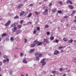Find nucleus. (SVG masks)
Returning <instances> with one entry per match:
<instances>
[{"label": "nucleus", "instance_id": "aec40b11", "mask_svg": "<svg viewBox=\"0 0 76 76\" xmlns=\"http://www.w3.org/2000/svg\"><path fill=\"white\" fill-rule=\"evenodd\" d=\"M23 6V4H20L18 6V8H19V9H20V7H22Z\"/></svg>", "mask_w": 76, "mask_h": 76}, {"label": "nucleus", "instance_id": "ea45409f", "mask_svg": "<svg viewBox=\"0 0 76 76\" xmlns=\"http://www.w3.org/2000/svg\"><path fill=\"white\" fill-rule=\"evenodd\" d=\"M11 26V27H14V26H15V25L14 24H12Z\"/></svg>", "mask_w": 76, "mask_h": 76}, {"label": "nucleus", "instance_id": "13d9d810", "mask_svg": "<svg viewBox=\"0 0 76 76\" xmlns=\"http://www.w3.org/2000/svg\"><path fill=\"white\" fill-rule=\"evenodd\" d=\"M7 61L8 62H9V58H7Z\"/></svg>", "mask_w": 76, "mask_h": 76}, {"label": "nucleus", "instance_id": "1a4fd4ad", "mask_svg": "<svg viewBox=\"0 0 76 76\" xmlns=\"http://www.w3.org/2000/svg\"><path fill=\"white\" fill-rule=\"evenodd\" d=\"M24 13H25V12L24 11L21 12L20 14V16H22L23 15H24Z\"/></svg>", "mask_w": 76, "mask_h": 76}, {"label": "nucleus", "instance_id": "680f3d73", "mask_svg": "<svg viewBox=\"0 0 76 76\" xmlns=\"http://www.w3.org/2000/svg\"><path fill=\"white\" fill-rule=\"evenodd\" d=\"M53 42H56V40L53 41Z\"/></svg>", "mask_w": 76, "mask_h": 76}, {"label": "nucleus", "instance_id": "f8f14e48", "mask_svg": "<svg viewBox=\"0 0 76 76\" xmlns=\"http://www.w3.org/2000/svg\"><path fill=\"white\" fill-rule=\"evenodd\" d=\"M68 7L71 9H73V6L72 5H69L68 6Z\"/></svg>", "mask_w": 76, "mask_h": 76}, {"label": "nucleus", "instance_id": "c9c22d12", "mask_svg": "<svg viewBox=\"0 0 76 76\" xmlns=\"http://www.w3.org/2000/svg\"><path fill=\"white\" fill-rule=\"evenodd\" d=\"M42 56V54H39V57H41V56Z\"/></svg>", "mask_w": 76, "mask_h": 76}, {"label": "nucleus", "instance_id": "58836bf2", "mask_svg": "<svg viewBox=\"0 0 76 76\" xmlns=\"http://www.w3.org/2000/svg\"><path fill=\"white\" fill-rule=\"evenodd\" d=\"M61 13V11L58 10V13Z\"/></svg>", "mask_w": 76, "mask_h": 76}, {"label": "nucleus", "instance_id": "7ed1b4c3", "mask_svg": "<svg viewBox=\"0 0 76 76\" xmlns=\"http://www.w3.org/2000/svg\"><path fill=\"white\" fill-rule=\"evenodd\" d=\"M48 10H45V11L43 12V14H44L45 15H47L48 14Z\"/></svg>", "mask_w": 76, "mask_h": 76}, {"label": "nucleus", "instance_id": "a211bd4d", "mask_svg": "<svg viewBox=\"0 0 76 76\" xmlns=\"http://www.w3.org/2000/svg\"><path fill=\"white\" fill-rule=\"evenodd\" d=\"M38 43V42L37 40H36L35 41H34V44H37Z\"/></svg>", "mask_w": 76, "mask_h": 76}, {"label": "nucleus", "instance_id": "4c0bfd02", "mask_svg": "<svg viewBox=\"0 0 76 76\" xmlns=\"http://www.w3.org/2000/svg\"><path fill=\"white\" fill-rule=\"evenodd\" d=\"M46 34L47 35H50V32H47Z\"/></svg>", "mask_w": 76, "mask_h": 76}, {"label": "nucleus", "instance_id": "37998d69", "mask_svg": "<svg viewBox=\"0 0 76 76\" xmlns=\"http://www.w3.org/2000/svg\"><path fill=\"white\" fill-rule=\"evenodd\" d=\"M63 48V46L59 47V49H62V48Z\"/></svg>", "mask_w": 76, "mask_h": 76}, {"label": "nucleus", "instance_id": "5701e85b", "mask_svg": "<svg viewBox=\"0 0 76 76\" xmlns=\"http://www.w3.org/2000/svg\"><path fill=\"white\" fill-rule=\"evenodd\" d=\"M19 18V16L18 15H17L14 17V19H17Z\"/></svg>", "mask_w": 76, "mask_h": 76}, {"label": "nucleus", "instance_id": "9b49d317", "mask_svg": "<svg viewBox=\"0 0 76 76\" xmlns=\"http://www.w3.org/2000/svg\"><path fill=\"white\" fill-rule=\"evenodd\" d=\"M52 12H53V13H55L57 11V9L56 8L53 9L52 10Z\"/></svg>", "mask_w": 76, "mask_h": 76}, {"label": "nucleus", "instance_id": "f03ea898", "mask_svg": "<svg viewBox=\"0 0 76 76\" xmlns=\"http://www.w3.org/2000/svg\"><path fill=\"white\" fill-rule=\"evenodd\" d=\"M17 31V28L16 27H15L13 28L12 29V33L15 32Z\"/></svg>", "mask_w": 76, "mask_h": 76}, {"label": "nucleus", "instance_id": "4be33fe9", "mask_svg": "<svg viewBox=\"0 0 76 76\" xmlns=\"http://www.w3.org/2000/svg\"><path fill=\"white\" fill-rule=\"evenodd\" d=\"M68 42L69 43H72V42H73V39H71L68 40Z\"/></svg>", "mask_w": 76, "mask_h": 76}, {"label": "nucleus", "instance_id": "5fc2aeb1", "mask_svg": "<svg viewBox=\"0 0 76 76\" xmlns=\"http://www.w3.org/2000/svg\"><path fill=\"white\" fill-rule=\"evenodd\" d=\"M51 5H52V3H50L49 4V5L50 6H51Z\"/></svg>", "mask_w": 76, "mask_h": 76}, {"label": "nucleus", "instance_id": "cd10ccee", "mask_svg": "<svg viewBox=\"0 0 76 76\" xmlns=\"http://www.w3.org/2000/svg\"><path fill=\"white\" fill-rule=\"evenodd\" d=\"M39 56H36V59L37 60V61H38V60H39Z\"/></svg>", "mask_w": 76, "mask_h": 76}, {"label": "nucleus", "instance_id": "20e7f679", "mask_svg": "<svg viewBox=\"0 0 76 76\" xmlns=\"http://www.w3.org/2000/svg\"><path fill=\"white\" fill-rule=\"evenodd\" d=\"M10 23H11V21H10V20H9L8 22L5 24V26H8V25H9L10 24Z\"/></svg>", "mask_w": 76, "mask_h": 76}, {"label": "nucleus", "instance_id": "4468645a", "mask_svg": "<svg viewBox=\"0 0 76 76\" xmlns=\"http://www.w3.org/2000/svg\"><path fill=\"white\" fill-rule=\"evenodd\" d=\"M39 53H38V52H36L35 53V56H36V57L38 56H39Z\"/></svg>", "mask_w": 76, "mask_h": 76}, {"label": "nucleus", "instance_id": "338daca9", "mask_svg": "<svg viewBox=\"0 0 76 76\" xmlns=\"http://www.w3.org/2000/svg\"><path fill=\"white\" fill-rule=\"evenodd\" d=\"M63 76H66V74H64V75H63Z\"/></svg>", "mask_w": 76, "mask_h": 76}, {"label": "nucleus", "instance_id": "c756f323", "mask_svg": "<svg viewBox=\"0 0 76 76\" xmlns=\"http://www.w3.org/2000/svg\"><path fill=\"white\" fill-rule=\"evenodd\" d=\"M69 17L67 16H65L64 17V19H66V18H68Z\"/></svg>", "mask_w": 76, "mask_h": 76}, {"label": "nucleus", "instance_id": "6e6d98bb", "mask_svg": "<svg viewBox=\"0 0 76 76\" xmlns=\"http://www.w3.org/2000/svg\"><path fill=\"white\" fill-rule=\"evenodd\" d=\"M1 65H2V62H0V66H1Z\"/></svg>", "mask_w": 76, "mask_h": 76}, {"label": "nucleus", "instance_id": "a878e982", "mask_svg": "<svg viewBox=\"0 0 76 76\" xmlns=\"http://www.w3.org/2000/svg\"><path fill=\"white\" fill-rule=\"evenodd\" d=\"M37 31H39L40 30V27H37Z\"/></svg>", "mask_w": 76, "mask_h": 76}, {"label": "nucleus", "instance_id": "39448f33", "mask_svg": "<svg viewBox=\"0 0 76 76\" xmlns=\"http://www.w3.org/2000/svg\"><path fill=\"white\" fill-rule=\"evenodd\" d=\"M44 42H46L47 44H48L49 43V41L47 39H44Z\"/></svg>", "mask_w": 76, "mask_h": 76}, {"label": "nucleus", "instance_id": "a19ab883", "mask_svg": "<svg viewBox=\"0 0 76 76\" xmlns=\"http://www.w3.org/2000/svg\"><path fill=\"white\" fill-rule=\"evenodd\" d=\"M36 32H37V31L34 30L33 31V34H35Z\"/></svg>", "mask_w": 76, "mask_h": 76}, {"label": "nucleus", "instance_id": "09e8293b", "mask_svg": "<svg viewBox=\"0 0 76 76\" xmlns=\"http://www.w3.org/2000/svg\"><path fill=\"white\" fill-rule=\"evenodd\" d=\"M69 3L70 4H72V1H70V2H69Z\"/></svg>", "mask_w": 76, "mask_h": 76}, {"label": "nucleus", "instance_id": "f257e3e1", "mask_svg": "<svg viewBox=\"0 0 76 76\" xmlns=\"http://www.w3.org/2000/svg\"><path fill=\"white\" fill-rule=\"evenodd\" d=\"M46 60V59L44 58L42 59L40 63H41L42 66H44L45 64H46V62L45 61Z\"/></svg>", "mask_w": 76, "mask_h": 76}, {"label": "nucleus", "instance_id": "412c9836", "mask_svg": "<svg viewBox=\"0 0 76 76\" xmlns=\"http://www.w3.org/2000/svg\"><path fill=\"white\" fill-rule=\"evenodd\" d=\"M32 14L31 13H29V15L27 16L28 18H30L32 16Z\"/></svg>", "mask_w": 76, "mask_h": 76}, {"label": "nucleus", "instance_id": "e2e57ef3", "mask_svg": "<svg viewBox=\"0 0 76 76\" xmlns=\"http://www.w3.org/2000/svg\"><path fill=\"white\" fill-rule=\"evenodd\" d=\"M71 16H73V14H72L71 15Z\"/></svg>", "mask_w": 76, "mask_h": 76}, {"label": "nucleus", "instance_id": "4d7b16f0", "mask_svg": "<svg viewBox=\"0 0 76 76\" xmlns=\"http://www.w3.org/2000/svg\"><path fill=\"white\" fill-rule=\"evenodd\" d=\"M25 41H24L25 42H26V41H27V40H26V39L25 38Z\"/></svg>", "mask_w": 76, "mask_h": 76}, {"label": "nucleus", "instance_id": "69168bd1", "mask_svg": "<svg viewBox=\"0 0 76 76\" xmlns=\"http://www.w3.org/2000/svg\"><path fill=\"white\" fill-rule=\"evenodd\" d=\"M1 41V38H0V41Z\"/></svg>", "mask_w": 76, "mask_h": 76}, {"label": "nucleus", "instance_id": "2f4dec72", "mask_svg": "<svg viewBox=\"0 0 76 76\" xmlns=\"http://www.w3.org/2000/svg\"><path fill=\"white\" fill-rule=\"evenodd\" d=\"M48 27H49V26H48V25H46L45 26V28H48Z\"/></svg>", "mask_w": 76, "mask_h": 76}, {"label": "nucleus", "instance_id": "ddd939ff", "mask_svg": "<svg viewBox=\"0 0 76 76\" xmlns=\"http://www.w3.org/2000/svg\"><path fill=\"white\" fill-rule=\"evenodd\" d=\"M34 51H35V49H31L30 51L29 52L30 53H33Z\"/></svg>", "mask_w": 76, "mask_h": 76}, {"label": "nucleus", "instance_id": "052dcab7", "mask_svg": "<svg viewBox=\"0 0 76 76\" xmlns=\"http://www.w3.org/2000/svg\"><path fill=\"white\" fill-rule=\"evenodd\" d=\"M74 42L75 43H76V40H74Z\"/></svg>", "mask_w": 76, "mask_h": 76}, {"label": "nucleus", "instance_id": "7c9ffc66", "mask_svg": "<svg viewBox=\"0 0 76 76\" xmlns=\"http://www.w3.org/2000/svg\"><path fill=\"white\" fill-rule=\"evenodd\" d=\"M14 26H16V25H18V23H14Z\"/></svg>", "mask_w": 76, "mask_h": 76}, {"label": "nucleus", "instance_id": "bb28decb", "mask_svg": "<svg viewBox=\"0 0 76 76\" xmlns=\"http://www.w3.org/2000/svg\"><path fill=\"white\" fill-rule=\"evenodd\" d=\"M18 28H21L22 27V25H18Z\"/></svg>", "mask_w": 76, "mask_h": 76}, {"label": "nucleus", "instance_id": "49530a36", "mask_svg": "<svg viewBox=\"0 0 76 76\" xmlns=\"http://www.w3.org/2000/svg\"><path fill=\"white\" fill-rule=\"evenodd\" d=\"M76 13V11H72V13L73 14H74Z\"/></svg>", "mask_w": 76, "mask_h": 76}, {"label": "nucleus", "instance_id": "a18cd8bd", "mask_svg": "<svg viewBox=\"0 0 76 76\" xmlns=\"http://www.w3.org/2000/svg\"><path fill=\"white\" fill-rule=\"evenodd\" d=\"M56 43H58V40H56Z\"/></svg>", "mask_w": 76, "mask_h": 76}, {"label": "nucleus", "instance_id": "8fccbe9b", "mask_svg": "<svg viewBox=\"0 0 76 76\" xmlns=\"http://www.w3.org/2000/svg\"><path fill=\"white\" fill-rule=\"evenodd\" d=\"M4 57L5 58H7V56L6 55H5V56H4Z\"/></svg>", "mask_w": 76, "mask_h": 76}, {"label": "nucleus", "instance_id": "0e129e2a", "mask_svg": "<svg viewBox=\"0 0 76 76\" xmlns=\"http://www.w3.org/2000/svg\"><path fill=\"white\" fill-rule=\"evenodd\" d=\"M39 4H41V2H39Z\"/></svg>", "mask_w": 76, "mask_h": 76}, {"label": "nucleus", "instance_id": "393cba45", "mask_svg": "<svg viewBox=\"0 0 76 76\" xmlns=\"http://www.w3.org/2000/svg\"><path fill=\"white\" fill-rule=\"evenodd\" d=\"M58 3H59L61 5H62L63 4V2L61 1H59L58 2Z\"/></svg>", "mask_w": 76, "mask_h": 76}, {"label": "nucleus", "instance_id": "72a5a7b5", "mask_svg": "<svg viewBox=\"0 0 76 76\" xmlns=\"http://www.w3.org/2000/svg\"><path fill=\"white\" fill-rule=\"evenodd\" d=\"M14 39L13 38V37H11L10 38V39H11V41H13Z\"/></svg>", "mask_w": 76, "mask_h": 76}, {"label": "nucleus", "instance_id": "c85d7f7f", "mask_svg": "<svg viewBox=\"0 0 76 76\" xmlns=\"http://www.w3.org/2000/svg\"><path fill=\"white\" fill-rule=\"evenodd\" d=\"M62 70H63V68H59V71L60 72L62 71Z\"/></svg>", "mask_w": 76, "mask_h": 76}, {"label": "nucleus", "instance_id": "423d86ee", "mask_svg": "<svg viewBox=\"0 0 76 76\" xmlns=\"http://www.w3.org/2000/svg\"><path fill=\"white\" fill-rule=\"evenodd\" d=\"M59 53V51L58 50H56L54 52V54L55 55H58Z\"/></svg>", "mask_w": 76, "mask_h": 76}, {"label": "nucleus", "instance_id": "e433bc0d", "mask_svg": "<svg viewBox=\"0 0 76 76\" xmlns=\"http://www.w3.org/2000/svg\"><path fill=\"white\" fill-rule=\"evenodd\" d=\"M23 20H21L20 21V23H21V24H22V23H23Z\"/></svg>", "mask_w": 76, "mask_h": 76}, {"label": "nucleus", "instance_id": "f704fd0d", "mask_svg": "<svg viewBox=\"0 0 76 76\" xmlns=\"http://www.w3.org/2000/svg\"><path fill=\"white\" fill-rule=\"evenodd\" d=\"M7 60H6V59H4V60H3V63H6V62Z\"/></svg>", "mask_w": 76, "mask_h": 76}, {"label": "nucleus", "instance_id": "473e14b6", "mask_svg": "<svg viewBox=\"0 0 76 76\" xmlns=\"http://www.w3.org/2000/svg\"><path fill=\"white\" fill-rule=\"evenodd\" d=\"M52 73H53V74H55L56 73V71H53L52 72Z\"/></svg>", "mask_w": 76, "mask_h": 76}, {"label": "nucleus", "instance_id": "b1692460", "mask_svg": "<svg viewBox=\"0 0 76 76\" xmlns=\"http://www.w3.org/2000/svg\"><path fill=\"white\" fill-rule=\"evenodd\" d=\"M63 40L64 41H67V39L66 38H63Z\"/></svg>", "mask_w": 76, "mask_h": 76}, {"label": "nucleus", "instance_id": "c03bdc74", "mask_svg": "<svg viewBox=\"0 0 76 76\" xmlns=\"http://www.w3.org/2000/svg\"><path fill=\"white\" fill-rule=\"evenodd\" d=\"M33 5H34L33 4H30L29 5V6H30L31 7H32V6H33Z\"/></svg>", "mask_w": 76, "mask_h": 76}, {"label": "nucleus", "instance_id": "9d476101", "mask_svg": "<svg viewBox=\"0 0 76 76\" xmlns=\"http://www.w3.org/2000/svg\"><path fill=\"white\" fill-rule=\"evenodd\" d=\"M42 44V42H39L37 44V45L38 46H39L41 45Z\"/></svg>", "mask_w": 76, "mask_h": 76}, {"label": "nucleus", "instance_id": "bf43d9fd", "mask_svg": "<svg viewBox=\"0 0 76 76\" xmlns=\"http://www.w3.org/2000/svg\"><path fill=\"white\" fill-rule=\"evenodd\" d=\"M21 76H25V75L22 74H21Z\"/></svg>", "mask_w": 76, "mask_h": 76}, {"label": "nucleus", "instance_id": "dca6fc26", "mask_svg": "<svg viewBox=\"0 0 76 76\" xmlns=\"http://www.w3.org/2000/svg\"><path fill=\"white\" fill-rule=\"evenodd\" d=\"M35 46V44L34 43H33V44H31V48L34 47Z\"/></svg>", "mask_w": 76, "mask_h": 76}, {"label": "nucleus", "instance_id": "603ef678", "mask_svg": "<svg viewBox=\"0 0 76 76\" xmlns=\"http://www.w3.org/2000/svg\"><path fill=\"white\" fill-rule=\"evenodd\" d=\"M23 53H20V56H23Z\"/></svg>", "mask_w": 76, "mask_h": 76}, {"label": "nucleus", "instance_id": "864d4df0", "mask_svg": "<svg viewBox=\"0 0 76 76\" xmlns=\"http://www.w3.org/2000/svg\"><path fill=\"white\" fill-rule=\"evenodd\" d=\"M12 73V71L10 72V74L11 75Z\"/></svg>", "mask_w": 76, "mask_h": 76}, {"label": "nucleus", "instance_id": "3c124183", "mask_svg": "<svg viewBox=\"0 0 76 76\" xmlns=\"http://www.w3.org/2000/svg\"><path fill=\"white\" fill-rule=\"evenodd\" d=\"M9 38H7L6 39V41H9Z\"/></svg>", "mask_w": 76, "mask_h": 76}, {"label": "nucleus", "instance_id": "de8ad7c7", "mask_svg": "<svg viewBox=\"0 0 76 76\" xmlns=\"http://www.w3.org/2000/svg\"><path fill=\"white\" fill-rule=\"evenodd\" d=\"M29 23H30V24H32V22H29L27 23V24H29Z\"/></svg>", "mask_w": 76, "mask_h": 76}, {"label": "nucleus", "instance_id": "6ab92c4d", "mask_svg": "<svg viewBox=\"0 0 76 76\" xmlns=\"http://www.w3.org/2000/svg\"><path fill=\"white\" fill-rule=\"evenodd\" d=\"M50 40H54V37H53V36H51L50 37Z\"/></svg>", "mask_w": 76, "mask_h": 76}, {"label": "nucleus", "instance_id": "f3484780", "mask_svg": "<svg viewBox=\"0 0 76 76\" xmlns=\"http://www.w3.org/2000/svg\"><path fill=\"white\" fill-rule=\"evenodd\" d=\"M6 35H7V34L5 33H3V34H2L1 35V36L2 37H5V36H6Z\"/></svg>", "mask_w": 76, "mask_h": 76}, {"label": "nucleus", "instance_id": "79ce46f5", "mask_svg": "<svg viewBox=\"0 0 76 76\" xmlns=\"http://www.w3.org/2000/svg\"><path fill=\"white\" fill-rule=\"evenodd\" d=\"M70 0H67L66 2V3H70Z\"/></svg>", "mask_w": 76, "mask_h": 76}, {"label": "nucleus", "instance_id": "0eeeda50", "mask_svg": "<svg viewBox=\"0 0 76 76\" xmlns=\"http://www.w3.org/2000/svg\"><path fill=\"white\" fill-rule=\"evenodd\" d=\"M21 32H22L21 31L18 30L17 31L16 35H18V34H20V33H21Z\"/></svg>", "mask_w": 76, "mask_h": 76}, {"label": "nucleus", "instance_id": "2eb2a0df", "mask_svg": "<svg viewBox=\"0 0 76 76\" xmlns=\"http://www.w3.org/2000/svg\"><path fill=\"white\" fill-rule=\"evenodd\" d=\"M35 15L37 16H38V15H39V13L37 11H35Z\"/></svg>", "mask_w": 76, "mask_h": 76}, {"label": "nucleus", "instance_id": "6e6552de", "mask_svg": "<svg viewBox=\"0 0 76 76\" xmlns=\"http://www.w3.org/2000/svg\"><path fill=\"white\" fill-rule=\"evenodd\" d=\"M23 63H25V64H26V63H28V62L26 61V59H23Z\"/></svg>", "mask_w": 76, "mask_h": 76}, {"label": "nucleus", "instance_id": "774afa93", "mask_svg": "<svg viewBox=\"0 0 76 76\" xmlns=\"http://www.w3.org/2000/svg\"><path fill=\"white\" fill-rule=\"evenodd\" d=\"M74 22H76V20H74Z\"/></svg>", "mask_w": 76, "mask_h": 76}]
</instances>
